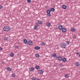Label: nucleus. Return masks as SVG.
<instances>
[{
    "instance_id": "obj_1",
    "label": "nucleus",
    "mask_w": 80,
    "mask_h": 80,
    "mask_svg": "<svg viewBox=\"0 0 80 80\" xmlns=\"http://www.w3.org/2000/svg\"><path fill=\"white\" fill-rule=\"evenodd\" d=\"M58 28L60 30H62V32H65L66 31V29L65 28H63V26H62V25H59L58 26Z\"/></svg>"
},
{
    "instance_id": "obj_2",
    "label": "nucleus",
    "mask_w": 80,
    "mask_h": 80,
    "mask_svg": "<svg viewBox=\"0 0 80 80\" xmlns=\"http://www.w3.org/2000/svg\"><path fill=\"white\" fill-rule=\"evenodd\" d=\"M3 30L5 32H8L11 30L10 28L8 26H5L3 28Z\"/></svg>"
},
{
    "instance_id": "obj_3",
    "label": "nucleus",
    "mask_w": 80,
    "mask_h": 80,
    "mask_svg": "<svg viewBox=\"0 0 80 80\" xmlns=\"http://www.w3.org/2000/svg\"><path fill=\"white\" fill-rule=\"evenodd\" d=\"M60 47L61 48H65L67 47V44L64 42H62L60 44Z\"/></svg>"
},
{
    "instance_id": "obj_4",
    "label": "nucleus",
    "mask_w": 80,
    "mask_h": 80,
    "mask_svg": "<svg viewBox=\"0 0 80 80\" xmlns=\"http://www.w3.org/2000/svg\"><path fill=\"white\" fill-rule=\"evenodd\" d=\"M47 12L48 13L47 15H48L49 17L51 16V14L50 13H51V11H50V9L48 10L47 11Z\"/></svg>"
},
{
    "instance_id": "obj_5",
    "label": "nucleus",
    "mask_w": 80,
    "mask_h": 80,
    "mask_svg": "<svg viewBox=\"0 0 80 80\" xmlns=\"http://www.w3.org/2000/svg\"><path fill=\"white\" fill-rule=\"evenodd\" d=\"M32 43H33V42H32V41H29L28 42V45H31V46H32V45H33Z\"/></svg>"
},
{
    "instance_id": "obj_6",
    "label": "nucleus",
    "mask_w": 80,
    "mask_h": 80,
    "mask_svg": "<svg viewBox=\"0 0 80 80\" xmlns=\"http://www.w3.org/2000/svg\"><path fill=\"white\" fill-rule=\"evenodd\" d=\"M38 72L40 74H43V71L42 70H39L38 71Z\"/></svg>"
},
{
    "instance_id": "obj_7",
    "label": "nucleus",
    "mask_w": 80,
    "mask_h": 80,
    "mask_svg": "<svg viewBox=\"0 0 80 80\" xmlns=\"http://www.w3.org/2000/svg\"><path fill=\"white\" fill-rule=\"evenodd\" d=\"M34 49L35 50H40V47L39 46H37L34 47Z\"/></svg>"
},
{
    "instance_id": "obj_8",
    "label": "nucleus",
    "mask_w": 80,
    "mask_h": 80,
    "mask_svg": "<svg viewBox=\"0 0 80 80\" xmlns=\"http://www.w3.org/2000/svg\"><path fill=\"white\" fill-rule=\"evenodd\" d=\"M46 25L48 27H50L51 26V24L50 22H47L46 23Z\"/></svg>"
},
{
    "instance_id": "obj_9",
    "label": "nucleus",
    "mask_w": 80,
    "mask_h": 80,
    "mask_svg": "<svg viewBox=\"0 0 80 80\" xmlns=\"http://www.w3.org/2000/svg\"><path fill=\"white\" fill-rule=\"evenodd\" d=\"M23 42L24 43H26V44H27V43H28V42L27 41V40L26 39H24Z\"/></svg>"
},
{
    "instance_id": "obj_10",
    "label": "nucleus",
    "mask_w": 80,
    "mask_h": 80,
    "mask_svg": "<svg viewBox=\"0 0 80 80\" xmlns=\"http://www.w3.org/2000/svg\"><path fill=\"white\" fill-rule=\"evenodd\" d=\"M76 67H79L80 66V63L78 62H77L75 63Z\"/></svg>"
},
{
    "instance_id": "obj_11",
    "label": "nucleus",
    "mask_w": 80,
    "mask_h": 80,
    "mask_svg": "<svg viewBox=\"0 0 80 80\" xmlns=\"http://www.w3.org/2000/svg\"><path fill=\"white\" fill-rule=\"evenodd\" d=\"M62 8L63 9H66L67 6H65V5H63L62 6Z\"/></svg>"
},
{
    "instance_id": "obj_12",
    "label": "nucleus",
    "mask_w": 80,
    "mask_h": 80,
    "mask_svg": "<svg viewBox=\"0 0 80 80\" xmlns=\"http://www.w3.org/2000/svg\"><path fill=\"white\" fill-rule=\"evenodd\" d=\"M62 60L63 62H65L67 61V58H64L62 59Z\"/></svg>"
},
{
    "instance_id": "obj_13",
    "label": "nucleus",
    "mask_w": 80,
    "mask_h": 80,
    "mask_svg": "<svg viewBox=\"0 0 80 80\" xmlns=\"http://www.w3.org/2000/svg\"><path fill=\"white\" fill-rule=\"evenodd\" d=\"M7 69L8 71H12V68H10V67L7 68Z\"/></svg>"
},
{
    "instance_id": "obj_14",
    "label": "nucleus",
    "mask_w": 80,
    "mask_h": 80,
    "mask_svg": "<svg viewBox=\"0 0 80 80\" xmlns=\"http://www.w3.org/2000/svg\"><path fill=\"white\" fill-rule=\"evenodd\" d=\"M63 58H62V57H58V59L59 60H60V61H62V59Z\"/></svg>"
},
{
    "instance_id": "obj_15",
    "label": "nucleus",
    "mask_w": 80,
    "mask_h": 80,
    "mask_svg": "<svg viewBox=\"0 0 80 80\" xmlns=\"http://www.w3.org/2000/svg\"><path fill=\"white\" fill-rule=\"evenodd\" d=\"M51 12H54L55 11V8H52L50 9Z\"/></svg>"
},
{
    "instance_id": "obj_16",
    "label": "nucleus",
    "mask_w": 80,
    "mask_h": 80,
    "mask_svg": "<svg viewBox=\"0 0 80 80\" xmlns=\"http://www.w3.org/2000/svg\"><path fill=\"white\" fill-rule=\"evenodd\" d=\"M64 77L65 78H68L69 77V75L68 74H66L65 75Z\"/></svg>"
},
{
    "instance_id": "obj_17",
    "label": "nucleus",
    "mask_w": 80,
    "mask_h": 80,
    "mask_svg": "<svg viewBox=\"0 0 80 80\" xmlns=\"http://www.w3.org/2000/svg\"><path fill=\"white\" fill-rule=\"evenodd\" d=\"M56 56L57 54L55 53H53L52 55V57H56Z\"/></svg>"
},
{
    "instance_id": "obj_18",
    "label": "nucleus",
    "mask_w": 80,
    "mask_h": 80,
    "mask_svg": "<svg viewBox=\"0 0 80 80\" xmlns=\"http://www.w3.org/2000/svg\"><path fill=\"white\" fill-rule=\"evenodd\" d=\"M29 70H30V71H33V70H34V68H31L29 69Z\"/></svg>"
},
{
    "instance_id": "obj_19",
    "label": "nucleus",
    "mask_w": 80,
    "mask_h": 80,
    "mask_svg": "<svg viewBox=\"0 0 80 80\" xmlns=\"http://www.w3.org/2000/svg\"><path fill=\"white\" fill-rule=\"evenodd\" d=\"M35 56L36 57H37V58H39L40 57V55H39V54H36Z\"/></svg>"
},
{
    "instance_id": "obj_20",
    "label": "nucleus",
    "mask_w": 80,
    "mask_h": 80,
    "mask_svg": "<svg viewBox=\"0 0 80 80\" xmlns=\"http://www.w3.org/2000/svg\"><path fill=\"white\" fill-rule=\"evenodd\" d=\"M38 22L39 24H41L42 23V22L41 20H38Z\"/></svg>"
},
{
    "instance_id": "obj_21",
    "label": "nucleus",
    "mask_w": 80,
    "mask_h": 80,
    "mask_svg": "<svg viewBox=\"0 0 80 80\" xmlns=\"http://www.w3.org/2000/svg\"><path fill=\"white\" fill-rule=\"evenodd\" d=\"M14 55V53L13 52H11L10 54V56L11 57H13Z\"/></svg>"
},
{
    "instance_id": "obj_22",
    "label": "nucleus",
    "mask_w": 80,
    "mask_h": 80,
    "mask_svg": "<svg viewBox=\"0 0 80 80\" xmlns=\"http://www.w3.org/2000/svg\"><path fill=\"white\" fill-rule=\"evenodd\" d=\"M40 68V67L38 66H36L35 67V68L37 69H38Z\"/></svg>"
},
{
    "instance_id": "obj_23",
    "label": "nucleus",
    "mask_w": 80,
    "mask_h": 80,
    "mask_svg": "<svg viewBox=\"0 0 80 80\" xmlns=\"http://www.w3.org/2000/svg\"><path fill=\"white\" fill-rule=\"evenodd\" d=\"M4 40H8V37H5L4 38Z\"/></svg>"
},
{
    "instance_id": "obj_24",
    "label": "nucleus",
    "mask_w": 80,
    "mask_h": 80,
    "mask_svg": "<svg viewBox=\"0 0 80 80\" xmlns=\"http://www.w3.org/2000/svg\"><path fill=\"white\" fill-rule=\"evenodd\" d=\"M71 31L72 32H75V29L74 28H72L71 29Z\"/></svg>"
},
{
    "instance_id": "obj_25",
    "label": "nucleus",
    "mask_w": 80,
    "mask_h": 80,
    "mask_svg": "<svg viewBox=\"0 0 80 80\" xmlns=\"http://www.w3.org/2000/svg\"><path fill=\"white\" fill-rule=\"evenodd\" d=\"M33 28L34 29V30H37V29H38V27H37V26H35L34 27H33Z\"/></svg>"
},
{
    "instance_id": "obj_26",
    "label": "nucleus",
    "mask_w": 80,
    "mask_h": 80,
    "mask_svg": "<svg viewBox=\"0 0 80 80\" xmlns=\"http://www.w3.org/2000/svg\"><path fill=\"white\" fill-rule=\"evenodd\" d=\"M66 43L67 45H70V42L69 41H67L66 42Z\"/></svg>"
},
{
    "instance_id": "obj_27",
    "label": "nucleus",
    "mask_w": 80,
    "mask_h": 80,
    "mask_svg": "<svg viewBox=\"0 0 80 80\" xmlns=\"http://www.w3.org/2000/svg\"><path fill=\"white\" fill-rule=\"evenodd\" d=\"M14 47H15V48H18V47H19L18 46L15 45L14 46Z\"/></svg>"
},
{
    "instance_id": "obj_28",
    "label": "nucleus",
    "mask_w": 80,
    "mask_h": 80,
    "mask_svg": "<svg viewBox=\"0 0 80 80\" xmlns=\"http://www.w3.org/2000/svg\"><path fill=\"white\" fill-rule=\"evenodd\" d=\"M72 38L74 39H76V38H77V37H76V36H73Z\"/></svg>"
},
{
    "instance_id": "obj_29",
    "label": "nucleus",
    "mask_w": 80,
    "mask_h": 80,
    "mask_svg": "<svg viewBox=\"0 0 80 80\" xmlns=\"http://www.w3.org/2000/svg\"><path fill=\"white\" fill-rule=\"evenodd\" d=\"M12 76L13 77H15V74L14 73L12 74Z\"/></svg>"
},
{
    "instance_id": "obj_30",
    "label": "nucleus",
    "mask_w": 80,
    "mask_h": 80,
    "mask_svg": "<svg viewBox=\"0 0 80 80\" xmlns=\"http://www.w3.org/2000/svg\"><path fill=\"white\" fill-rule=\"evenodd\" d=\"M32 80H36V78L35 77L32 78Z\"/></svg>"
},
{
    "instance_id": "obj_31",
    "label": "nucleus",
    "mask_w": 80,
    "mask_h": 80,
    "mask_svg": "<svg viewBox=\"0 0 80 80\" xmlns=\"http://www.w3.org/2000/svg\"><path fill=\"white\" fill-rule=\"evenodd\" d=\"M27 2L28 3H31V0H27Z\"/></svg>"
},
{
    "instance_id": "obj_32",
    "label": "nucleus",
    "mask_w": 80,
    "mask_h": 80,
    "mask_svg": "<svg viewBox=\"0 0 80 80\" xmlns=\"http://www.w3.org/2000/svg\"><path fill=\"white\" fill-rule=\"evenodd\" d=\"M35 26L37 27H38V24H37V23H36V24L35 25Z\"/></svg>"
},
{
    "instance_id": "obj_33",
    "label": "nucleus",
    "mask_w": 80,
    "mask_h": 80,
    "mask_svg": "<svg viewBox=\"0 0 80 80\" xmlns=\"http://www.w3.org/2000/svg\"><path fill=\"white\" fill-rule=\"evenodd\" d=\"M2 6L0 5V9H2Z\"/></svg>"
},
{
    "instance_id": "obj_34",
    "label": "nucleus",
    "mask_w": 80,
    "mask_h": 80,
    "mask_svg": "<svg viewBox=\"0 0 80 80\" xmlns=\"http://www.w3.org/2000/svg\"><path fill=\"white\" fill-rule=\"evenodd\" d=\"M42 45H43L44 46L45 45V43H42Z\"/></svg>"
},
{
    "instance_id": "obj_35",
    "label": "nucleus",
    "mask_w": 80,
    "mask_h": 80,
    "mask_svg": "<svg viewBox=\"0 0 80 80\" xmlns=\"http://www.w3.org/2000/svg\"><path fill=\"white\" fill-rule=\"evenodd\" d=\"M79 52H77L76 53V55H79Z\"/></svg>"
},
{
    "instance_id": "obj_36",
    "label": "nucleus",
    "mask_w": 80,
    "mask_h": 80,
    "mask_svg": "<svg viewBox=\"0 0 80 80\" xmlns=\"http://www.w3.org/2000/svg\"><path fill=\"white\" fill-rule=\"evenodd\" d=\"M54 66H55V67H57V64H54Z\"/></svg>"
},
{
    "instance_id": "obj_37",
    "label": "nucleus",
    "mask_w": 80,
    "mask_h": 80,
    "mask_svg": "<svg viewBox=\"0 0 80 80\" xmlns=\"http://www.w3.org/2000/svg\"><path fill=\"white\" fill-rule=\"evenodd\" d=\"M2 48L0 47V50H2Z\"/></svg>"
},
{
    "instance_id": "obj_38",
    "label": "nucleus",
    "mask_w": 80,
    "mask_h": 80,
    "mask_svg": "<svg viewBox=\"0 0 80 80\" xmlns=\"http://www.w3.org/2000/svg\"><path fill=\"white\" fill-rule=\"evenodd\" d=\"M56 59L58 58V56H56Z\"/></svg>"
},
{
    "instance_id": "obj_39",
    "label": "nucleus",
    "mask_w": 80,
    "mask_h": 80,
    "mask_svg": "<svg viewBox=\"0 0 80 80\" xmlns=\"http://www.w3.org/2000/svg\"><path fill=\"white\" fill-rule=\"evenodd\" d=\"M62 63H60V66H62Z\"/></svg>"
},
{
    "instance_id": "obj_40",
    "label": "nucleus",
    "mask_w": 80,
    "mask_h": 80,
    "mask_svg": "<svg viewBox=\"0 0 80 80\" xmlns=\"http://www.w3.org/2000/svg\"><path fill=\"white\" fill-rule=\"evenodd\" d=\"M60 28H61V27H60Z\"/></svg>"
}]
</instances>
